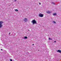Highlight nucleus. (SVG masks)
Returning <instances> with one entry per match:
<instances>
[{"instance_id":"obj_1","label":"nucleus","mask_w":61,"mask_h":61,"mask_svg":"<svg viewBox=\"0 0 61 61\" xmlns=\"http://www.w3.org/2000/svg\"><path fill=\"white\" fill-rule=\"evenodd\" d=\"M31 23H33V25H34V24H36V21L35 20H33L32 21H31Z\"/></svg>"},{"instance_id":"obj_2","label":"nucleus","mask_w":61,"mask_h":61,"mask_svg":"<svg viewBox=\"0 0 61 61\" xmlns=\"http://www.w3.org/2000/svg\"><path fill=\"white\" fill-rule=\"evenodd\" d=\"M39 16L40 17H42L44 16V14H42V13H40L39 14Z\"/></svg>"},{"instance_id":"obj_3","label":"nucleus","mask_w":61,"mask_h":61,"mask_svg":"<svg viewBox=\"0 0 61 61\" xmlns=\"http://www.w3.org/2000/svg\"><path fill=\"white\" fill-rule=\"evenodd\" d=\"M27 19L26 18H25L24 19V21H25V22H26V21H27Z\"/></svg>"},{"instance_id":"obj_4","label":"nucleus","mask_w":61,"mask_h":61,"mask_svg":"<svg viewBox=\"0 0 61 61\" xmlns=\"http://www.w3.org/2000/svg\"><path fill=\"white\" fill-rule=\"evenodd\" d=\"M57 52H58L59 53H61V51L59 50H58L57 51Z\"/></svg>"},{"instance_id":"obj_5","label":"nucleus","mask_w":61,"mask_h":61,"mask_svg":"<svg viewBox=\"0 0 61 61\" xmlns=\"http://www.w3.org/2000/svg\"><path fill=\"white\" fill-rule=\"evenodd\" d=\"M46 12L48 14H50V13H51V11H46Z\"/></svg>"},{"instance_id":"obj_6","label":"nucleus","mask_w":61,"mask_h":61,"mask_svg":"<svg viewBox=\"0 0 61 61\" xmlns=\"http://www.w3.org/2000/svg\"><path fill=\"white\" fill-rule=\"evenodd\" d=\"M53 15L54 16V15H56V13L53 14Z\"/></svg>"},{"instance_id":"obj_7","label":"nucleus","mask_w":61,"mask_h":61,"mask_svg":"<svg viewBox=\"0 0 61 61\" xmlns=\"http://www.w3.org/2000/svg\"><path fill=\"white\" fill-rule=\"evenodd\" d=\"M3 24V22L2 21H0V24L2 25Z\"/></svg>"},{"instance_id":"obj_8","label":"nucleus","mask_w":61,"mask_h":61,"mask_svg":"<svg viewBox=\"0 0 61 61\" xmlns=\"http://www.w3.org/2000/svg\"><path fill=\"white\" fill-rule=\"evenodd\" d=\"M27 37L26 36H25L24 37V39H27Z\"/></svg>"},{"instance_id":"obj_9","label":"nucleus","mask_w":61,"mask_h":61,"mask_svg":"<svg viewBox=\"0 0 61 61\" xmlns=\"http://www.w3.org/2000/svg\"><path fill=\"white\" fill-rule=\"evenodd\" d=\"M2 27V24H0V28H1Z\"/></svg>"},{"instance_id":"obj_10","label":"nucleus","mask_w":61,"mask_h":61,"mask_svg":"<svg viewBox=\"0 0 61 61\" xmlns=\"http://www.w3.org/2000/svg\"><path fill=\"white\" fill-rule=\"evenodd\" d=\"M52 4H53V5H55V3H52Z\"/></svg>"},{"instance_id":"obj_11","label":"nucleus","mask_w":61,"mask_h":61,"mask_svg":"<svg viewBox=\"0 0 61 61\" xmlns=\"http://www.w3.org/2000/svg\"><path fill=\"white\" fill-rule=\"evenodd\" d=\"M18 11V10L17 9H15V11Z\"/></svg>"},{"instance_id":"obj_12","label":"nucleus","mask_w":61,"mask_h":61,"mask_svg":"<svg viewBox=\"0 0 61 61\" xmlns=\"http://www.w3.org/2000/svg\"><path fill=\"white\" fill-rule=\"evenodd\" d=\"M53 23H54V24H56V22L55 21H53Z\"/></svg>"},{"instance_id":"obj_13","label":"nucleus","mask_w":61,"mask_h":61,"mask_svg":"<svg viewBox=\"0 0 61 61\" xmlns=\"http://www.w3.org/2000/svg\"><path fill=\"white\" fill-rule=\"evenodd\" d=\"M39 5H41V3L40 2H39Z\"/></svg>"},{"instance_id":"obj_14","label":"nucleus","mask_w":61,"mask_h":61,"mask_svg":"<svg viewBox=\"0 0 61 61\" xmlns=\"http://www.w3.org/2000/svg\"><path fill=\"white\" fill-rule=\"evenodd\" d=\"M10 61H13L12 60V59H10Z\"/></svg>"},{"instance_id":"obj_15","label":"nucleus","mask_w":61,"mask_h":61,"mask_svg":"<svg viewBox=\"0 0 61 61\" xmlns=\"http://www.w3.org/2000/svg\"><path fill=\"white\" fill-rule=\"evenodd\" d=\"M50 39H51V38H49V40H50Z\"/></svg>"},{"instance_id":"obj_16","label":"nucleus","mask_w":61,"mask_h":61,"mask_svg":"<svg viewBox=\"0 0 61 61\" xmlns=\"http://www.w3.org/2000/svg\"><path fill=\"white\" fill-rule=\"evenodd\" d=\"M10 33H9V35H10Z\"/></svg>"},{"instance_id":"obj_17","label":"nucleus","mask_w":61,"mask_h":61,"mask_svg":"<svg viewBox=\"0 0 61 61\" xmlns=\"http://www.w3.org/2000/svg\"><path fill=\"white\" fill-rule=\"evenodd\" d=\"M54 42L55 43H56V41H55Z\"/></svg>"},{"instance_id":"obj_18","label":"nucleus","mask_w":61,"mask_h":61,"mask_svg":"<svg viewBox=\"0 0 61 61\" xmlns=\"http://www.w3.org/2000/svg\"><path fill=\"white\" fill-rule=\"evenodd\" d=\"M1 51H2V50H3V49H1Z\"/></svg>"},{"instance_id":"obj_19","label":"nucleus","mask_w":61,"mask_h":61,"mask_svg":"<svg viewBox=\"0 0 61 61\" xmlns=\"http://www.w3.org/2000/svg\"><path fill=\"white\" fill-rule=\"evenodd\" d=\"M15 1H16V0H15Z\"/></svg>"},{"instance_id":"obj_20","label":"nucleus","mask_w":61,"mask_h":61,"mask_svg":"<svg viewBox=\"0 0 61 61\" xmlns=\"http://www.w3.org/2000/svg\"><path fill=\"white\" fill-rule=\"evenodd\" d=\"M32 45L33 46V45H34V44H32Z\"/></svg>"},{"instance_id":"obj_21","label":"nucleus","mask_w":61,"mask_h":61,"mask_svg":"<svg viewBox=\"0 0 61 61\" xmlns=\"http://www.w3.org/2000/svg\"><path fill=\"white\" fill-rule=\"evenodd\" d=\"M51 40H52V39H50Z\"/></svg>"},{"instance_id":"obj_22","label":"nucleus","mask_w":61,"mask_h":61,"mask_svg":"<svg viewBox=\"0 0 61 61\" xmlns=\"http://www.w3.org/2000/svg\"><path fill=\"white\" fill-rule=\"evenodd\" d=\"M29 31V30H28Z\"/></svg>"}]
</instances>
